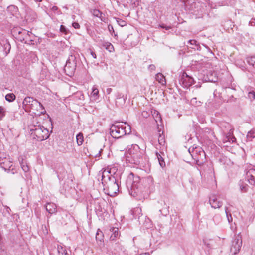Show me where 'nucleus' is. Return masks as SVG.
<instances>
[{"mask_svg": "<svg viewBox=\"0 0 255 255\" xmlns=\"http://www.w3.org/2000/svg\"><path fill=\"white\" fill-rule=\"evenodd\" d=\"M153 184V180L152 178L148 177L140 179L137 176H134L132 173L130 174L127 182L129 194L138 199L141 197L143 193L150 188Z\"/></svg>", "mask_w": 255, "mask_h": 255, "instance_id": "obj_1", "label": "nucleus"}, {"mask_svg": "<svg viewBox=\"0 0 255 255\" xmlns=\"http://www.w3.org/2000/svg\"><path fill=\"white\" fill-rule=\"evenodd\" d=\"M145 151L137 144H132L128 149L127 161L131 164L143 166L147 159L144 155Z\"/></svg>", "mask_w": 255, "mask_h": 255, "instance_id": "obj_2", "label": "nucleus"}, {"mask_svg": "<svg viewBox=\"0 0 255 255\" xmlns=\"http://www.w3.org/2000/svg\"><path fill=\"white\" fill-rule=\"evenodd\" d=\"M102 183L104 187L105 193L110 196H115L119 191V186L118 180L115 176H107L102 177Z\"/></svg>", "mask_w": 255, "mask_h": 255, "instance_id": "obj_3", "label": "nucleus"}, {"mask_svg": "<svg viewBox=\"0 0 255 255\" xmlns=\"http://www.w3.org/2000/svg\"><path fill=\"white\" fill-rule=\"evenodd\" d=\"M131 132V127L126 123L113 124L110 128V134L114 138H119Z\"/></svg>", "mask_w": 255, "mask_h": 255, "instance_id": "obj_4", "label": "nucleus"}, {"mask_svg": "<svg viewBox=\"0 0 255 255\" xmlns=\"http://www.w3.org/2000/svg\"><path fill=\"white\" fill-rule=\"evenodd\" d=\"M31 134L33 137L39 141H43L49 137V131L43 126L34 125L30 128Z\"/></svg>", "mask_w": 255, "mask_h": 255, "instance_id": "obj_5", "label": "nucleus"}, {"mask_svg": "<svg viewBox=\"0 0 255 255\" xmlns=\"http://www.w3.org/2000/svg\"><path fill=\"white\" fill-rule=\"evenodd\" d=\"M13 32L18 40L26 44H31L35 39L34 35L25 29L14 30Z\"/></svg>", "mask_w": 255, "mask_h": 255, "instance_id": "obj_6", "label": "nucleus"}, {"mask_svg": "<svg viewBox=\"0 0 255 255\" xmlns=\"http://www.w3.org/2000/svg\"><path fill=\"white\" fill-rule=\"evenodd\" d=\"M188 152L197 164L200 165L204 162L205 153L201 147L194 145L188 149Z\"/></svg>", "mask_w": 255, "mask_h": 255, "instance_id": "obj_7", "label": "nucleus"}, {"mask_svg": "<svg viewBox=\"0 0 255 255\" xmlns=\"http://www.w3.org/2000/svg\"><path fill=\"white\" fill-rule=\"evenodd\" d=\"M76 67V61L75 56L71 55L69 57L68 59L67 60L66 65L65 66L64 70L66 72H69L68 75L72 74L75 70Z\"/></svg>", "mask_w": 255, "mask_h": 255, "instance_id": "obj_8", "label": "nucleus"}, {"mask_svg": "<svg viewBox=\"0 0 255 255\" xmlns=\"http://www.w3.org/2000/svg\"><path fill=\"white\" fill-rule=\"evenodd\" d=\"M179 83L184 88H189L194 83V79L187 73L183 72L180 76Z\"/></svg>", "mask_w": 255, "mask_h": 255, "instance_id": "obj_9", "label": "nucleus"}, {"mask_svg": "<svg viewBox=\"0 0 255 255\" xmlns=\"http://www.w3.org/2000/svg\"><path fill=\"white\" fill-rule=\"evenodd\" d=\"M12 165V162L9 157H6L4 153H0V166L5 171L10 170Z\"/></svg>", "mask_w": 255, "mask_h": 255, "instance_id": "obj_10", "label": "nucleus"}, {"mask_svg": "<svg viewBox=\"0 0 255 255\" xmlns=\"http://www.w3.org/2000/svg\"><path fill=\"white\" fill-rule=\"evenodd\" d=\"M242 245L241 237L238 234L234 239L230 250L234 254H237L241 249Z\"/></svg>", "mask_w": 255, "mask_h": 255, "instance_id": "obj_11", "label": "nucleus"}, {"mask_svg": "<svg viewBox=\"0 0 255 255\" xmlns=\"http://www.w3.org/2000/svg\"><path fill=\"white\" fill-rule=\"evenodd\" d=\"M253 166H250L246 169V178L249 183L254 185L255 184V170L253 168Z\"/></svg>", "mask_w": 255, "mask_h": 255, "instance_id": "obj_12", "label": "nucleus"}, {"mask_svg": "<svg viewBox=\"0 0 255 255\" xmlns=\"http://www.w3.org/2000/svg\"><path fill=\"white\" fill-rule=\"evenodd\" d=\"M28 111H31L35 114H36V112H38V114H39L43 113L44 112V109L42 105L35 99Z\"/></svg>", "mask_w": 255, "mask_h": 255, "instance_id": "obj_13", "label": "nucleus"}, {"mask_svg": "<svg viewBox=\"0 0 255 255\" xmlns=\"http://www.w3.org/2000/svg\"><path fill=\"white\" fill-rule=\"evenodd\" d=\"M209 203L213 208H219L222 205V203L219 200V197L216 195H212L209 198Z\"/></svg>", "mask_w": 255, "mask_h": 255, "instance_id": "obj_14", "label": "nucleus"}, {"mask_svg": "<svg viewBox=\"0 0 255 255\" xmlns=\"http://www.w3.org/2000/svg\"><path fill=\"white\" fill-rule=\"evenodd\" d=\"M35 100L31 97H26L24 98L23 101V106L25 111H28Z\"/></svg>", "mask_w": 255, "mask_h": 255, "instance_id": "obj_15", "label": "nucleus"}, {"mask_svg": "<svg viewBox=\"0 0 255 255\" xmlns=\"http://www.w3.org/2000/svg\"><path fill=\"white\" fill-rule=\"evenodd\" d=\"M117 169L115 167H111L110 168H107L105 169L102 172V178L107 176H114V174L117 171Z\"/></svg>", "mask_w": 255, "mask_h": 255, "instance_id": "obj_16", "label": "nucleus"}, {"mask_svg": "<svg viewBox=\"0 0 255 255\" xmlns=\"http://www.w3.org/2000/svg\"><path fill=\"white\" fill-rule=\"evenodd\" d=\"M46 211L51 214L55 213L57 212V206L53 203H48L45 206Z\"/></svg>", "mask_w": 255, "mask_h": 255, "instance_id": "obj_17", "label": "nucleus"}, {"mask_svg": "<svg viewBox=\"0 0 255 255\" xmlns=\"http://www.w3.org/2000/svg\"><path fill=\"white\" fill-rule=\"evenodd\" d=\"M156 156L157 158L158 159L159 163L160 165V166L162 168H163L165 166V163L164 160V156H165L164 153L160 151V152H158L157 151L156 152Z\"/></svg>", "mask_w": 255, "mask_h": 255, "instance_id": "obj_18", "label": "nucleus"}, {"mask_svg": "<svg viewBox=\"0 0 255 255\" xmlns=\"http://www.w3.org/2000/svg\"><path fill=\"white\" fill-rule=\"evenodd\" d=\"M158 141L159 145L161 146V148H162L161 150H163L165 146V141L164 136L163 135V132L161 133L160 131H159Z\"/></svg>", "mask_w": 255, "mask_h": 255, "instance_id": "obj_19", "label": "nucleus"}, {"mask_svg": "<svg viewBox=\"0 0 255 255\" xmlns=\"http://www.w3.org/2000/svg\"><path fill=\"white\" fill-rule=\"evenodd\" d=\"M91 97L94 100H96L99 98V90L96 86H94L92 87V91L91 93Z\"/></svg>", "mask_w": 255, "mask_h": 255, "instance_id": "obj_20", "label": "nucleus"}, {"mask_svg": "<svg viewBox=\"0 0 255 255\" xmlns=\"http://www.w3.org/2000/svg\"><path fill=\"white\" fill-rule=\"evenodd\" d=\"M155 79L162 85H164L166 83L165 77L161 73H158L156 75Z\"/></svg>", "mask_w": 255, "mask_h": 255, "instance_id": "obj_21", "label": "nucleus"}, {"mask_svg": "<svg viewBox=\"0 0 255 255\" xmlns=\"http://www.w3.org/2000/svg\"><path fill=\"white\" fill-rule=\"evenodd\" d=\"M20 161V164L21 165V167L23 170L24 172H28L29 170V167L27 163V162L23 160V159H22L21 160L20 159H19Z\"/></svg>", "mask_w": 255, "mask_h": 255, "instance_id": "obj_22", "label": "nucleus"}, {"mask_svg": "<svg viewBox=\"0 0 255 255\" xmlns=\"http://www.w3.org/2000/svg\"><path fill=\"white\" fill-rule=\"evenodd\" d=\"M115 97L116 101V103H118V101L117 100H120L121 104L125 103V98L124 97V95L122 93L117 92L115 94Z\"/></svg>", "mask_w": 255, "mask_h": 255, "instance_id": "obj_23", "label": "nucleus"}, {"mask_svg": "<svg viewBox=\"0 0 255 255\" xmlns=\"http://www.w3.org/2000/svg\"><path fill=\"white\" fill-rule=\"evenodd\" d=\"M92 14L97 17L99 18L101 21H104V18L103 16V13L98 9H94L92 11Z\"/></svg>", "mask_w": 255, "mask_h": 255, "instance_id": "obj_24", "label": "nucleus"}, {"mask_svg": "<svg viewBox=\"0 0 255 255\" xmlns=\"http://www.w3.org/2000/svg\"><path fill=\"white\" fill-rule=\"evenodd\" d=\"M57 251L59 255H68L67 251L64 247L61 245H58L57 247Z\"/></svg>", "mask_w": 255, "mask_h": 255, "instance_id": "obj_25", "label": "nucleus"}, {"mask_svg": "<svg viewBox=\"0 0 255 255\" xmlns=\"http://www.w3.org/2000/svg\"><path fill=\"white\" fill-rule=\"evenodd\" d=\"M96 239L97 241L102 242L104 239V235L102 232L98 229L96 234Z\"/></svg>", "mask_w": 255, "mask_h": 255, "instance_id": "obj_26", "label": "nucleus"}, {"mask_svg": "<svg viewBox=\"0 0 255 255\" xmlns=\"http://www.w3.org/2000/svg\"><path fill=\"white\" fill-rule=\"evenodd\" d=\"M113 234L110 237V239L112 240H114L119 236V230L117 228H113L112 229Z\"/></svg>", "mask_w": 255, "mask_h": 255, "instance_id": "obj_27", "label": "nucleus"}, {"mask_svg": "<svg viewBox=\"0 0 255 255\" xmlns=\"http://www.w3.org/2000/svg\"><path fill=\"white\" fill-rule=\"evenodd\" d=\"M15 98V95L13 93H9L5 96V99L10 102L13 101Z\"/></svg>", "mask_w": 255, "mask_h": 255, "instance_id": "obj_28", "label": "nucleus"}, {"mask_svg": "<svg viewBox=\"0 0 255 255\" xmlns=\"http://www.w3.org/2000/svg\"><path fill=\"white\" fill-rule=\"evenodd\" d=\"M77 142L78 145L82 144L83 142V136L82 133H79L76 136Z\"/></svg>", "mask_w": 255, "mask_h": 255, "instance_id": "obj_29", "label": "nucleus"}, {"mask_svg": "<svg viewBox=\"0 0 255 255\" xmlns=\"http://www.w3.org/2000/svg\"><path fill=\"white\" fill-rule=\"evenodd\" d=\"M143 224L144 225L145 227L147 228H150L152 225L151 220L149 218L145 217Z\"/></svg>", "mask_w": 255, "mask_h": 255, "instance_id": "obj_30", "label": "nucleus"}, {"mask_svg": "<svg viewBox=\"0 0 255 255\" xmlns=\"http://www.w3.org/2000/svg\"><path fill=\"white\" fill-rule=\"evenodd\" d=\"M255 137V132L253 130H251L248 132L247 135V138L249 141H251Z\"/></svg>", "mask_w": 255, "mask_h": 255, "instance_id": "obj_31", "label": "nucleus"}, {"mask_svg": "<svg viewBox=\"0 0 255 255\" xmlns=\"http://www.w3.org/2000/svg\"><path fill=\"white\" fill-rule=\"evenodd\" d=\"M255 137V132L253 130H251L248 132L247 135V138L249 141H251Z\"/></svg>", "mask_w": 255, "mask_h": 255, "instance_id": "obj_32", "label": "nucleus"}, {"mask_svg": "<svg viewBox=\"0 0 255 255\" xmlns=\"http://www.w3.org/2000/svg\"><path fill=\"white\" fill-rule=\"evenodd\" d=\"M255 58L254 57H248L247 59V62L250 65H251L253 67L254 64H255Z\"/></svg>", "mask_w": 255, "mask_h": 255, "instance_id": "obj_33", "label": "nucleus"}, {"mask_svg": "<svg viewBox=\"0 0 255 255\" xmlns=\"http://www.w3.org/2000/svg\"><path fill=\"white\" fill-rule=\"evenodd\" d=\"M225 213H226V216H227V218L229 223L232 222L233 219H232L231 213L228 211V209L227 207H226V208H225Z\"/></svg>", "mask_w": 255, "mask_h": 255, "instance_id": "obj_34", "label": "nucleus"}, {"mask_svg": "<svg viewBox=\"0 0 255 255\" xmlns=\"http://www.w3.org/2000/svg\"><path fill=\"white\" fill-rule=\"evenodd\" d=\"M240 190L242 192H246L247 191L248 186L247 185H243V182L239 183Z\"/></svg>", "mask_w": 255, "mask_h": 255, "instance_id": "obj_35", "label": "nucleus"}, {"mask_svg": "<svg viewBox=\"0 0 255 255\" xmlns=\"http://www.w3.org/2000/svg\"><path fill=\"white\" fill-rule=\"evenodd\" d=\"M248 97L251 100L255 99V92L254 90L250 91L248 92Z\"/></svg>", "mask_w": 255, "mask_h": 255, "instance_id": "obj_36", "label": "nucleus"}, {"mask_svg": "<svg viewBox=\"0 0 255 255\" xmlns=\"http://www.w3.org/2000/svg\"><path fill=\"white\" fill-rule=\"evenodd\" d=\"M117 22L118 24L122 27H123L126 25V22L121 19L118 18Z\"/></svg>", "mask_w": 255, "mask_h": 255, "instance_id": "obj_37", "label": "nucleus"}, {"mask_svg": "<svg viewBox=\"0 0 255 255\" xmlns=\"http://www.w3.org/2000/svg\"><path fill=\"white\" fill-rule=\"evenodd\" d=\"M60 30L61 32L64 33L65 34H67L68 32V30L66 28V27L62 25H61L60 26Z\"/></svg>", "mask_w": 255, "mask_h": 255, "instance_id": "obj_38", "label": "nucleus"}, {"mask_svg": "<svg viewBox=\"0 0 255 255\" xmlns=\"http://www.w3.org/2000/svg\"><path fill=\"white\" fill-rule=\"evenodd\" d=\"M5 115V110L4 108L1 106H0V118L1 119Z\"/></svg>", "mask_w": 255, "mask_h": 255, "instance_id": "obj_39", "label": "nucleus"}, {"mask_svg": "<svg viewBox=\"0 0 255 255\" xmlns=\"http://www.w3.org/2000/svg\"><path fill=\"white\" fill-rule=\"evenodd\" d=\"M160 27L162 28L165 29L166 30H168L172 28L171 26H166L164 24L160 25Z\"/></svg>", "mask_w": 255, "mask_h": 255, "instance_id": "obj_40", "label": "nucleus"}, {"mask_svg": "<svg viewBox=\"0 0 255 255\" xmlns=\"http://www.w3.org/2000/svg\"><path fill=\"white\" fill-rule=\"evenodd\" d=\"M72 26L75 29H79L80 27L79 24L76 22L72 23Z\"/></svg>", "mask_w": 255, "mask_h": 255, "instance_id": "obj_41", "label": "nucleus"}, {"mask_svg": "<svg viewBox=\"0 0 255 255\" xmlns=\"http://www.w3.org/2000/svg\"><path fill=\"white\" fill-rule=\"evenodd\" d=\"M196 41L195 40H189L188 41V44H190L191 45H196Z\"/></svg>", "mask_w": 255, "mask_h": 255, "instance_id": "obj_42", "label": "nucleus"}, {"mask_svg": "<svg viewBox=\"0 0 255 255\" xmlns=\"http://www.w3.org/2000/svg\"><path fill=\"white\" fill-rule=\"evenodd\" d=\"M155 68H156L155 66L154 65H153V64H151L148 67V69L150 71L155 70Z\"/></svg>", "mask_w": 255, "mask_h": 255, "instance_id": "obj_43", "label": "nucleus"}, {"mask_svg": "<svg viewBox=\"0 0 255 255\" xmlns=\"http://www.w3.org/2000/svg\"><path fill=\"white\" fill-rule=\"evenodd\" d=\"M8 10H16V8L14 6L11 5V6H9L8 7Z\"/></svg>", "mask_w": 255, "mask_h": 255, "instance_id": "obj_44", "label": "nucleus"}, {"mask_svg": "<svg viewBox=\"0 0 255 255\" xmlns=\"http://www.w3.org/2000/svg\"><path fill=\"white\" fill-rule=\"evenodd\" d=\"M2 244H3V242L2 241L1 236L0 235V250L2 249Z\"/></svg>", "mask_w": 255, "mask_h": 255, "instance_id": "obj_45", "label": "nucleus"}, {"mask_svg": "<svg viewBox=\"0 0 255 255\" xmlns=\"http://www.w3.org/2000/svg\"><path fill=\"white\" fill-rule=\"evenodd\" d=\"M90 54L94 58H96V55L94 52H93V51H91Z\"/></svg>", "mask_w": 255, "mask_h": 255, "instance_id": "obj_46", "label": "nucleus"}, {"mask_svg": "<svg viewBox=\"0 0 255 255\" xmlns=\"http://www.w3.org/2000/svg\"><path fill=\"white\" fill-rule=\"evenodd\" d=\"M112 91V89L111 88H107L106 90V93L107 94H110Z\"/></svg>", "mask_w": 255, "mask_h": 255, "instance_id": "obj_47", "label": "nucleus"}, {"mask_svg": "<svg viewBox=\"0 0 255 255\" xmlns=\"http://www.w3.org/2000/svg\"><path fill=\"white\" fill-rule=\"evenodd\" d=\"M141 211V208L138 207L135 209V212H140Z\"/></svg>", "mask_w": 255, "mask_h": 255, "instance_id": "obj_48", "label": "nucleus"}, {"mask_svg": "<svg viewBox=\"0 0 255 255\" xmlns=\"http://www.w3.org/2000/svg\"><path fill=\"white\" fill-rule=\"evenodd\" d=\"M159 212H160V214L161 215H165V216H166L168 214V212H166L165 214H163V213H162V210L161 209L159 210Z\"/></svg>", "mask_w": 255, "mask_h": 255, "instance_id": "obj_49", "label": "nucleus"}, {"mask_svg": "<svg viewBox=\"0 0 255 255\" xmlns=\"http://www.w3.org/2000/svg\"><path fill=\"white\" fill-rule=\"evenodd\" d=\"M108 47H107V49H110V47H111L112 48H113L112 45L111 43H109V45H108Z\"/></svg>", "mask_w": 255, "mask_h": 255, "instance_id": "obj_50", "label": "nucleus"}, {"mask_svg": "<svg viewBox=\"0 0 255 255\" xmlns=\"http://www.w3.org/2000/svg\"><path fill=\"white\" fill-rule=\"evenodd\" d=\"M140 255H150V254L148 253H144L141 254Z\"/></svg>", "mask_w": 255, "mask_h": 255, "instance_id": "obj_51", "label": "nucleus"}, {"mask_svg": "<svg viewBox=\"0 0 255 255\" xmlns=\"http://www.w3.org/2000/svg\"><path fill=\"white\" fill-rule=\"evenodd\" d=\"M229 140L228 137H226L225 140H224V142L225 143Z\"/></svg>", "mask_w": 255, "mask_h": 255, "instance_id": "obj_52", "label": "nucleus"}, {"mask_svg": "<svg viewBox=\"0 0 255 255\" xmlns=\"http://www.w3.org/2000/svg\"><path fill=\"white\" fill-rule=\"evenodd\" d=\"M230 227H231V228L232 230H233L234 228H235V227H234V226L232 224H231Z\"/></svg>", "mask_w": 255, "mask_h": 255, "instance_id": "obj_53", "label": "nucleus"}, {"mask_svg": "<svg viewBox=\"0 0 255 255\" xmlns=\"http://www.w3.org/2000/svg\"><path fill=\"white\" fill-rule=\"evenodd\" d=\"M57 9H58V8H57V7H56V6H53V7H52V9H53V10H57Z\"/></svg>", "mask_w": 255, "mask_h": 255, "instance_id": "obj_54", "label": "nucleus"}, {"mask_svg": "<svg viewBox=\"0 0 255 255\" xmlns=\"http://www.w3.org/2000/svg\"><path fill=\"white\" fill-rule=\"evenodd\" d=\"M6 210H7V211L8 212H9V210H10V208H9V207H7V208H6Z\"/></svg>", "mask_w": 255, "mask_h": 255, "instance_id": "obj_55", "label": "nucleus"}, {"mask_svg": "<svg viewBox=\"0 0 255 255\" xmlns=\"http://www.w3.org/2000/svg\"><path fill=\"white\" fill-rule=\"evenodd\" d=\"M6 47H8L9 49H10V46L9 44H8ZM6 48H7V47H6ZM8 51H9V50H8Z\"/></svg>", "mask_w": 255, "mask_h": 255, "instance_id": "obj_56", "label": "nucleus"}, {"mask_svg": "<svg viewBox=\"0 0 255 255\" xmlns=\"http://www.w3.org/2000/svg\"><path fill=\"white\" fill-rule=\"evenodd\" d=\"M235 139H235V137H233V138H232V142H234V141Z\"/></svg>", "mask_w": 255, "mask_h": 255, "instance_id": "obj_57", "label": "nucleus"}, {"mask_svg": "<svg viewBox=\"0 0 255 255\" xmlns=\"http://www.w3.org/2000/svg\"><path fill=\"white\" fill-rule=\"evenodd\" d=\"M138 219L139 220V222H141V219L139 217L138 218Z\"/></svg>", "mask_w": 255, "mask_h": 255, "instance_id": "obj_58", "label": "nucleus"}, {"mask_svg": "<svg viewBox=\"0 0 255 255\" xmlns=\"http://www.w3.org/2000/svg\"><path fill=\"white\" fill-rule=\"evenodd\" d=\"M36 0L37 1H41V0Z\"/></svg>", "mask_w": 255, "mask_h": 255, "instance_id": "obj_59", "label": "nucleus"}]
</instances>
